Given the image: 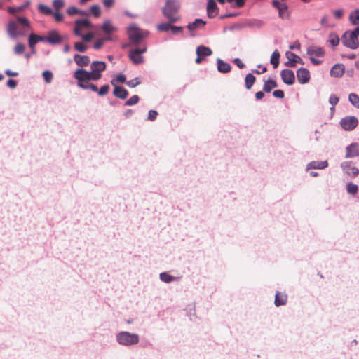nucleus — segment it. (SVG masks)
Here are the masks:
<instances>
[{
	"instance_id": "obj_1",
	"label": "nucleus",
	"mask_w": 359,
	"mask_h": 359,
	"mask_svg": "<svg viewBox=\"0 0 359 359\" xmlns=\"http://www.w3.org/2000/svg\"><path fill=\"white\" fill-rule=\"evenodd\" d=\"M31 30L29 20L25 17H18L11 20L7 27V32L12 38L25 36Z\"/></svg>"
},
{
	"instance_id": "obj_2",
	"label": "nucleus",
	"mask_w": 359,
	"mask_h": 359,
	"mask_svg": "<svg viewBox=\"0 0 359 359\" xmlns=\"http://www.w3.org/2000/svg\"><path fill=\"white\" fill-rule=\"evenodd\" d=\"M180 9V4L175 0H165V6L162 8V13L165 18L170 23H175L181 19L179 13Z\"/></svg>"
},
{
	"instance_id": "obj_3",
	"label": "nucleus",
	"mask_w": 359,
	"mask_h": 359,
	"mask_svg": "<svg viewBox=\"0 0 359 359\" xmlns=\"http://www.w3.org/2000/svg\"><path fill=\"white\" fill-rule=\"evenodd\" d=\"M359 26L355 27L353 31L346 32L342 37V43L353 50L357 49L359 47Z\"/></svg>"
},
{
	"instance_id": "obj_4",
	"label": "nucleus",
	"mask_w": 359,
	"mask_h": 359,
	"mask_svg": "<svg viewBox=\"0 0 359 359\" xmlns=\"http://www.w3.org/2000/svg\"><path fill=\"white\" fill-rule=\"evenodd\" d=\"M74 77L77 80L78 86L88 90V86L91 83L90 81L93 80L89 72L83 69H78L74 72Z\"/></svg>"
},
{
	"instance_id": "obj_5",
	"label": "nucleus",
	"mask_w": 359,
	"mask_h": 359,
	"mask_svg": "<svg viewBox=\"0 0 359 359\" xmlns=\"http://www.w3.org/2000/svg\"><path fill=\"white\" fill-rule=\"evenodd\" d=\"M116 339L119 344L126 346L137 344L139 342L138 335L128 332H120L117 334Z\"/></svg>"
},
{
	"instance_id": "obj_6",
	"label": "nucleus",
	"mask_w": 359,
	"mask_h": 359,
	"mask_svg": "<svg viewBox=\"0 0 359 359\" xmlns=\"http://www.w3.org/2000/svg\"><path fill=\"white\" fill-rule=\"evenodd\" d=\"M90 67L91 72H89V74L93 81H97L102 77V72L106 69V63L103 61H93Z\"/></svg>"
},
{
	"instance_id": "obj_7",
	"label": "nucleus",
	"mask_w": 359,
	"mask_h": 359,
	"mask_svg": "<svg viewBox=\"0 0 359 359\" xmlns=\"http://www.w3.org/2000/svg\"><path fill=\"white\" fill-rule=\"evenodd\" d=\"M128 33L130 41L134 43H138L144 36L143 32L135 25L129 27Z\"/></svg>"
},
{
	"instance_id": "obj_8",
	"label": "nucleus",
	"mask_w": 359,
	"mask_h": 359,
	"mask_svg": "<svg viewBox=\"0 0 359 359\" xmlns=\"http://www.w3.org/2000/svg\"><path fill=\"white\" fill-rule=\"evenodd\" d=\"M341 126L345 130H353L358 124V121L355 116H346L340 121Z\"/></svg>"
},
{
	"instance_id": "obj_9",
	"label": "nucleus",
	"mask_w": 359,
	"mask_h": 359,
	"mask_svg": "<svg viewBox=\"0 0 359 359\" xmlns=\"http://www.w3.org/2000/svg\"><path fill=\"white\" fill-rule=\"evenodd\" d=\"M341 168L345 173L352 177H356L359 174V170L351 161L343 162L341 164Z\"/></svg>"
},
{
	"instance_id": "obj_10",
	"label": "nucleus",
	"mask_w": 359,
	"mask_h": 359,
	"mask_svg": "<svg viewBox=\"0 0 359 359\" xmlns=\"http://www.w3.org/2000/svg\"><path fill=\"white\" fill-rule=\"evenodd\" d=\"M63 40L62 36L57 30H51L45 36V41L50 44L55 45L60 43Z\"/></svg>"
},
{
	"instance_id": "obj_11",
	"label": "nucleus",
	"mask_w": 359,
	"mask_h": 359,
	"mask_svg": "<svg viewBox=\"0 0 359 359\" xmlns=\"http://www.w3.org/2000/svg\"><path fill=\"white\" fill-rule=\"evenodd\" d=\"M146 51V48H136L130 53V58L135 64H140L143 62L142 54Z\"/></svg>"
},
{
	"instance_id": "obj_12",
	"label": "nucleus",
	"mask_w": 359,
	"mask_h": 359,
	"mask_svg": "<svg viewBox=\"0 0 359 359\" xmlns=\"http://www.w3.org/2000/svg\"><path fill=\"white\" fill-rule=\"evenodd\" d=\"M286 57L288 61L285 62V65L287 67H294L297 63L303 64L302 58L292 52H287Z\"/></svg>"
},
{
	"instance_id": "obj_13",
	"label": "nucleus",
	"mask_w": 359,
	"mask_h": 359,
	"mask_svg": "<svg viewBox=\"0 0 359 359\" xmlns=\"http://www.w3.org/2000/svg\"><path fill=\"white\" fill-rule=\"evenodd\" d=\"M283 81L287 84L292 85L294 83L295 76L294 72L290 69H283L280 73Z\"/></svg>"
},
{
	"instance_id": "obj_14",
	"label": "nucleus",
	"mask_w": 359,
	"mask_h": 359,
	"mask_svg": "<svg viewBox=\"0 0 359 359\" xmlns=\"http://www.w3.org/2000/svg\"><path fill=\"white\" fill-rule=\"evenodd\" d=\"M359 156V144L358 143H352L346 147V158H355Z\"/></svg>"
},
{
	"instance_id": "obj_15",
	"label": "nucleus",
	"mask_w": 359,
	"mask_h": 359,
	"mask_svg": "<svg viewBox=\"0 0 359 359\" xmlns=\"http://www.w3.org/2000/svg\"><path fill=\"white\" fill-rule=\"evenodd\" d=\"M218 7L215 0H208L207 15L210 18H215L218 14Z\"/></svg>"
},
{
	"instance_id": "obj_16",
	"label": "nucleus",
	"mask_w": 359,
	"mask_h": 359,
	"mask_svg": "<svg viewBox=\"0 0 359 359\" xmlns=\"http://www.w3.org/2000/svg\"><path fill=\"white\" fill-rule=\"evenodd\" d=\"M297 80L300 83H306L310 79V73L305 68H300L297 72Z\"/></svg>"
},
{
	"instance_id": "obj_17",
	"label": "nucleus",
	"mask_w": 359,
	"mask_h": 359,
	"mask_svg": "<svg viewBox=\"0 0 359 359\" xmlns=\"http://www.w3.org/2000/svg\"><path fill=\"white\" fill-rule=\"evenodd\" d=\"M91 26L90 22L87 19L78 20L76 21V26L74 28V34L77 36L81 35V30L82 28H88Z\"/></svg>"
},
{
	"instance_id": "obj_18",
	"label": "nucleus",
	"mask_w": 359,
	"mask_h": 359,
	"mask_svg": "<svg viewBox=\"0 0 359 359\" xmlns=\"http://www.w3.org/2000/svg\"><path fill=\"white\" fill-rule=\"evenodd\" d=\"M344 72L345 67L344 65L336 64L332 67L330 70V75L333 77L339 78L344 75Z\"/></svg>"
},
{
	"instance_id": "obj_19",
	"label": "nucleus",
	"mask_w": 359,
	"mask_h": 359,
	"mask_svg": "<svg viewBox=\"0 0 359 359\" xmlns=\"http://www.w3.org/2000/svg\"><path fill=\"white\" fill-rule=\"evenodd\" d=\"M39 41H45V36H39L34 33H31L29 36V46L34 50L36 44Z\"/></svg>"
},
{
	"instance_id": "obj_20",
	"label": "nucleus",
	"mask_w": 359,
	"mask_h": 359,
	"mask_svg": "<svg viewBox=\"0 0 359 359\" xmlns=\"http://www.w3.org/2000/svg\"><path fill=\"white\" fill-rule=\"evenodd\" d=\"M287 295L285 293L277 292L275 295L274 304L276 306H283L287 303Z\"/></svg>"
},
{
	"instance_id": "obj_21",
	"label": "nucleus",
	"mask_w": 359,
	"mask_h": 359,
	"mask_svg": "<svg viewBox=\"0 0 359 359\" xmlns=\"http://www.w3.org/2000/svg\"><path fill=\"white\" fill-rule=\"evenodd\" d=\"M74 60L76 64L80 67L88 66L90 63V58L87 55H75Z\"/></svg>"
},
{
	"instance_id": "obj_22",
	"label": "nucleus",
	"mask_w": 359,
	"mask_h": 359,
	"mask_svg": "<svg viewBox=\"0 0 359 359\" xmlns=\"http://www.w3.org/2000/svg\"><path fill=\"white\" fill-rule=\"evenodd\" d=\"M206 22L203 20L202 19L197 18L194 20V22L189 23L187 25V29L191 32H194V30L200 28L204 27Z\"/></svg>"
},
{
	"instance_id": "obj_23",
	"label": "nucleus",
	"mask_w": 359,
	"mask_h": 359,
	"mask_svg": "<svg viewBox=\"0 0 359 359\" xmlns=\"http://www.w3.org/2000/svg\"><path fill=\"white\" fill-rule=\"evenodd\" d=\"M102 29L103 32L107 35L113 34L117 31V28L114 27L109 20L104 22Z\"/></svg>"
},
{
	"instance_id": "obj_24",
	"label": "nucleus",
	"mask_w": 359,
	"mask_h": 359,
	"mask_svg": "<svg viewBox=\"0 0 359 359\" xmlns=\"http://www.w3.org/2000/svg\"><path fill=\"white\" fill-rule=\"evenodd\" d=\"M196 54L205 59V57L211 55L212 51L210 48L201 45L196 48Z\"/></svg>"
},
{
	"instance_id": "obj_25",
	"label": "nucleus",
	"mask_w": 359,
	"mask_h": 359,
	"mask_svg": "<svg viewBox=\"0 0 359 359\" xmlns=\"http://www.w3.org/2000/svg\"><path fill=\"white\" fill-rule=\"evenodd\" d=\"M114 95L118 98L124 100L127 97L128 92L123 87L115 86L114 90Z\"/></svg>"
},
{
	"instance_id": "obj_26",
	"label": "nucleus",
	"mask_w": 359,
	"mask_h": 359,
	"mask_svg": "<svg viewBox=\"0 0 359 359\" xmlns=\"http://www.w3.org/2000/svg\"><path fill=\"white\" fill-rule=\"evenodd\" d=\"M307 54L310 57H323L325 51L322 48H309L307 50Z\"/></svg>"
},
{
	"instance_id": "obj_27",
	"label": "nucleus",
	"mask_w": 359,
	"mask_h": 359,
	"mask_svg": "<svg viewBox=\"0 0 359 359\" xmlns=\"http://www.w3.org/2000/svg\"><path fill=\"white\" fill-rule=\"evenodd\" d=\"M217 69L222 73H227L231 70V65L221 59H217Z\"/></svg>"
},
{
	"instance_id": "obj_28",
	"label": "nucleus",
	"mask_w": 359,
	"mask_h": 359,
	"mask_svg": "<svg viewBox=\"0 0 359 359\" xmlns=\"http://www.w3.org/2000/svg\"><path fill=\"white\" fill-rule=\"evenodd\" d=\"M328 166V162L327 161H312L308 165L309 168L311 169H323Z\"/></svg>"
},
{
	"instance_id": "obj_29",
	"label": "nucleus",
	"mask_w": 359,
	"mask_h": 359,
	"mask_svg": "<svg viewBox=\"0 0 359 359\" xmlns=\"http://www.w3.org/2000/svg\"><path fill=\"white\" fill-rule=\"evenodd\" d=\"M278 16L281 19H288L290 17V12L288 11V7L286 4H283V5L280 6L278 8Z\"/></svg>"
},
{
	"instance_id": "obj_30",
	"label": "nucleus",
	"mask_w": 359,
	"mask_h": 359,
	"mask_svg": "<svg viewBox=\"0 0 359 359\" xmlns=\"http://www.w3.org/2000/svg\"><path fill=\"white\" fill-rule=\"evenodd\" d=\"M278 86L277 83L273 79H268L264 82L263 90L266 93H270L271 90Z\"/></svg>"
},
{
	"instance_id": "obj_31",
	"label": "nucleus",
	"mask_w": 359,
	"mask_h": 359,
	"mask_svg": "<svg viewBox=\"0 0 359 359\" xmlns=\"http://www.w3.org/2000/svg\"><path fill=\"white\" fill-rule=\"evenodd\" d=\"M255 81H256L255 76H254L250 73L248 74L245 79V88L248 90H250L252 88V86H253V84L255 83Z\"/></svg>"
},
{
	"instance_id": "obj_32",
	"label": "nucleus",
	"mask_w": 359,
	"mask_h": 359,
	"mask_svg": "<svg viewBox=\"0 0 359 359\" xmlns=\"http://www.w3.org/2000/svg\"><path fill=\"white\" fill-rule=\"evenodd\" d=\"M280 56V55L277 50H276L272 53L270 62H271V64L273 65V68L278 67V66L279 65Z\"/></svg>"
},
{
	"instance_id": "obj_33",
	"label": "nucleus",
	"mask_w": 359,
	"mask_h": 359,
	"mask_svg": "<svg viewBox=\"0 0 359 359\" xmlns=\"http://www.w3.org/2000/svg\"><path fill=\"white\" fill-rule=\"evenodd\" d=\"M349 20L354 25L359 24V9H355L350 14Z\"/></svg>"
},
{
	"instance_id": "obj_34",
	"label": "nucleus",
	"mask_w": 359,
	"mask_h": 359,
	"mask_svg": "<svg viewBox=\"0 0 359 359\" xmlns=\"http://www.w3.org/2000/svg\"><path fill=\"white\" fill-rule=\"evenodd\" d=\"M348 100L355 107L359 109V96L357 94H349Z\"/></svg>"
},
{
	"instance_id": "obj_35",
	"label": "nucleus",
	"mask_w": 359,
	"mask_h": 359,
	"mask_svg": "<svg viewBox=\"0 0 359 359\" xmlns=\"http://www.w3.org/2000/svg\"><path fill=\"white\" fill-rule=\"evenodd\" d=\"M346 190L348 194L354 195L357 194L358 187L356 184L352 182H349L346 185Z\"/></svg>"
},
{
	"instance_id": "obj_36",
	"label": "nucleus",
	"mask_w": 359,
	"mask_h": 359,
	"mask_svg": "<svg viewBox=\"0 0 359 359\" xmlns=\"http://www.w3.org/2000/svg\"><path fill=\"white\" fill-rule=\"evenodd\" d=\"M39 11L43 13V14H46V15H51L53 14V11L52 9L48 7V6L46 5H44V4H39Z\"/></svg>"
},
{
	"instance_id": "obj_37",
	"label": "nucleus",
	"mask_w": 359,
	"mask_h": 359,
	"mask_svg": "<svg viewBox=\"0 0 359 359\" xmlns=\"http://www.w3.org/2000/svg\"><path fill=\"white\" fill-rule=\"evenodd\" d=\"M29 4V2H27L26 4L25 5H22L21 6H19L18 8H14V7H8V11L11 13V14H14L17 12H20V11H22L24 9H25V8Z\"/></svg>"
},
{
	"instance_id": "obj_38",
	"label": "nucleus",
	"mask_w": 359,
	"mask_h": 359,
	"mask_svg": "<svg viewBox=\"0 0 359 359\" xmlns=\"http://www.w3.org/2000/svg\"><path fill=\"white\" fill-rule=\"evenodd\" d=\"M171 24L169 21L168 22L159 24L157 26L158 30L161 32H168L170 29Z\"/></svg>"
},
{
	"instance_id": "obj_39",
	"label": "nucleus",
	"mask_w": 359,
	"mask_h": 359,
	"mask_svg": "<svg viewBox=\"0 0 359 359\" xmlns=\"http://www.w3.org/2000/svg\"><path fill=\"white\" fill-rule=\"evenodd\" d=\"M25 46L22 43H17L14 47V53L17 55H20L24 53Z\"/></svg>"
},
{
	"instance_id": "obj_40",
	"label": "nucleus",
	"mask_w": 359,
	"mask_h": 359,
	"mask_svg": "<svg viewBox=\"0 0 359 359\" xmlns=\"http://www.w3.org/2000/svg\"><path fill=\"white\" fill-rule=\"evenodd\" d=\"M74 48L80 53H84L87 50V46L82 42H76L74 43Z\"/></svg>"
},
{
	"instance_id": "obj_41",
	"label": "nucleus",
	"mask_w": 359,
	"mask_h": 359,
	"mask_svg": "<svg viewBox=\"0 0 359 359\" xmlns=\"http://www.w3.org/2000/svg\"><path fill=\"white\" fill-rule=\"evenodd\" d=\"M160 278L162 281L165 282V283H170L171 282L174 278L172 276H171L170 275H169L168 273H161L160 274Z\"/></svg>"
},
{
	"instance_id": "obj_42",
	"label": "nucleus",
	"mask_w": 359,
	"mask_h": 359,
	"mask_svg": "<svg viewBox=\"0 0 359 359\" xmlns=\"http://www.w3.org/2000/svg\"><path fill=\"white\" fill-rule=\"evenodd\" d=\"M43 77L45 81L48 83H50L53 79V74L49 70H46L43 72Z\"/></svg>"
},
{
	"instance_id": "obj_43",
	"label": "nucleus",
	"mask_w": 359,
	"mask_h": 359,
	"mask_svg": "<svg viewBox=\"0 0 359 359\" xmlns=\"http://www.w3.org/2000/svg\"><path fill=\"white\" fill-rule=\"evenodd\" d=\"M65 5L64 0H54L53 2V8L55 11H58Z\"/></svg>"
},
{
	"instance_id": "obj_44",
	"label": "nucleus",
	"mask_w": 359,
	"mask_h": 359,
	"mask_svg": "<svg viewBox=\"0 0 359 359\" xmlns=\"http://www.w3.org/2000/svg\"><path fill=\"white\" fill-rule=\"evenodd\" d=\"M90 11L92 14L96 18L99 17L101 14L100 8L97 5L92 6L90 7Z\"/></svg>"
},
{
	"instance_id": "obj_45",
	"label": "nucleus",
	"mask_w": 359,
	"mask_h": 359,
	"mask_svg": "<svg viewBox=\"0 0 359 359\" xmlns=\"http://www.w3.org/2000/svg\"><path fill=\"white\" fill-rule=\"evenodd\" d=\"M109 88H110V87L109 85H107V84L104 85L97 91V93L100 96H104L109 93Z\"/></svg>"
},
{
	"instance_id": "obj_46",
	"label": "nucleus",
	"mask_w": 359,
	"mask_h": 359,
	"mask_svg": "<svg viewBox=\"0 0 359 359\" xmlns=\"http://www.w3.org/2000/svg\"><path fill=\"white\" fill-rule=\"evenodd\" d=\"M139 102V97L138 95H133L132 96L129 100H128L125 104L128 106H131L137 104Z\"/></svg>"
},
{
	"instance_id": "obj_47",
	"label": "nucleus",
	"mask_w": 359,
	"mask_h": 359,
	"mask_svg": "<svg viewBox=\"0 0 359 359\" xmlns=\"http://www.w3.org/2000/svg\"><path fill=\"white\" fill-rule=\"evenodd\" d=\"M329 102L332 105L331 109H334V106L339 102V97L335 95H331L329 98Z\"/></svg>"
},
{
	"instance_id": "obj_48",
	"label": "nucleus",
	"mask_w": 359,
	"mask_h": 359,
	"mask_svg": "<svg viewBox=\"0 0 359 359\" xmlns=\"http://www.w3.org/2000/svg\"><path fill=\"white\" fill-rule=\"evenodd\" d=\"M67 12L69 15H72L78 13H82L81 11H79L75 6H70L67 8Z\"/></svg>"
},
{
	"instance_id": "obj_49",
	"label": "nucleus",
	"mask_w": 359,
	"mask_h": 359,
	"mask_svg": "<svg viewBox=\"0 0 359 359\" xmlns=\"http://www.w3.org/2000/svg\"><path fill=\"white\" fill-rule=\"evenodd\" d=\"M140 83V82L139 79L137 78H135L134 79L127 81L126 84L128 86H129L130 88H134V87L137 86V85H139Z\"/></svg>"
},
{
	"instance_id": "obj_50",
	"label": "nucleus",
	"mask_w": 359,
	"mask_h": 359,
	"mask_svg": "<svg viewBox=\"0 0 359 359\" xmlns=\"http://www.w3.org/2000/svg\"><path fill=\"white\" fill-rule=\"evenodd\" d=\"M170 30L172 34H177L183 32V27L171 25Z\"/></svg>"
},
{
	"instance_id": "obj_51",
	"label": "nucleus",
	"mask_w": 359,
	"mask_h": 359,
	"mask_svg": "<svg viewBox=\"0 0 359 359\" xmlns=\"http://www.w3.org/2000/svg\"><path fill=\"white\" fill-rule=\"evenodd\" d=\"M158 112L155 110H150L148 114V119L153 121L156 118Z\"/></svg>"
},
{
	"instance_id": "obj_52",
	"label": "nucleus",
	"mask_w": 359,
	"mask_h": 359,
	"mask_svg": "<svg viewBox=\"0 0 359 359\" xmlns=\"http://www.w3.org/2000/svg\"><path fill=\"white\" fill-rule=\"evenodd\" d=\"M81 37H82V39L85 41V42H89L93 38V34L91 33V32H89L85 35H80Z\"/></svg>"
},
{
	"instance_id": "obj_53",
	"label": "nucleus",
	"mask_w": 359,
	"mask_h": 359,
	"mask_svg": "<svg viewBox=\"0 0 359 359\" xmlns=\"http://www.w3.org/2000/svg\"><path fill=\"white\" fill-rule=\"evenodd\" d=\"M333 14L336 18L341 19L344 15V10L343 9L334 10L333 11Z\"/></svg>"
},
{
	"instance_id": "obj_54",
	"label": "nucleus",
	"mask_w": 359,
	"mask_h": 359,
	"mask_svg": "<svg viewBox=\"0 0 359 359\" xmlns=\"http://www.w3.org/2000/svg\"><path fill=\"white\" fill-rule=\"evenodd\" d=\"M329 41L333 46H337L339 43V39L337 36H334L333 37L330 36Z\"/></svg>"
},
{
	"instance_id": "obj_55",
	"label": "nucleus",
	"mask_w": 359,
	"mask_h": 359,
	"mask_svg": "<svg viewBox=\"0 0 359 359\" xmlns=\"http://www.w3.org/2000/svg\"><path fill=\"white\" fill-rule=\"evenodd\" d=\"M273 95L278 98H283L285 94L282 90H276L273 92Z\"/></svg>"
},
{
	"instance_id": "obj_56",
	"label": "nucleus",
	"mask_w": 359,
	"mask_h": 359,
	"mask_svg": "<svg viewBox=\"0 0 359 359\" xmlns=\"http://www.w3.org/2000/svg\"><path fill=\"white\" fill-rule=\"evenodd\" d=\"M104 44V39H100L94 43V48L95 49H100Z\"/></svg>"
},
{
	"instance_id": "obj_57",
	"label": "nucleus",
	"mask_w": 359,
	"mask_h": 359,
	"mask_svg": "<svg viewBox=\"0 0 359 359\" xmlns=\"http://www.w3.org/2000/svg\"><path fill=\"white\" fill-rule=\"evenodd\" d=\"M320 24L323 27H329L330 26V25L328 23V17H327V15H324L322 18V19L320 20Z\"/></svg>"
},
{
	"instance_id": "obj_58",
	"label": "nucleus",
	"mask_w": 359,
	"mask_h": 359,
	"mask_svg": "<svg viewBox=\"0 0 359 359\" xmlns=\"http://www.w3.org/2000/svg\"><path fill=\"white\" fill-rule=\"evenodd\" d=\"M54 18L57 22H60L63 19V15L59 12V11H55V13H54Z\"/></svg>"
},
{
	"instance_id": "obj_59",
	"label": "nucleus",
	"mask_w": 359,
	"mask_h": 359,
	"mask_svg": "<svg viewBox=\"0 0 359 359\" xmlns=\"http://www.w3.org/2000/svg\"><path fill=\"white\" fill-rule=\"evenodd\" d=\"M7 86L10 88H15L16 87V86H17V81L15 80H13V79H9L7 81Z\"/></svg>"
},
{
	"instance_id": "obj_60",
	"label": "nucleus",
	"mask_w": 359,
	"mask_h": 359,
	"mask_svg": "<svg viewBox=\"0 0 359 359\" xmlns=\"http://www.w3.org/2000/svg\"><path fill=\"white\" fill-rule=\"evenodd\" d=\"M233 62L238 66V68L243 69L245 67V65L241 62V60L238 58H236L233 60Z\"/></svg>"
},
{
	"instance_id": "obj_61",
	"label": "nucleus",
	"mask_w": 359,
	"mask_h": 359,
	"mask_svg": "<svg viewBox=\"0 0 359 359\" xmlns=\"http://www.w3.org/2000/svg\"><path fill=\"white\" fill-rule=\"evenodd\" d=\"M114 3V0H103V4L105 7L109 8L111 7Z\"/></svg>"
},
{
	"instance_id": "obj_62",
	"label": "nucleus",
	"mask_w": 359,
	"mask_h": 359,
	"mask_svg": "<svg viewBox=\"0 0 359 359\" xmlns=\"http://www.w3.org/2000/svg\"><path fill=\"white\" fill-rule=\"evenodd\" d=\"M5 74L7 75V76H17L18 75V73L16 72H12L11 70L10 69H7L5 71Z\"/></svg>"
},
{
	"instance_id": "obj_63",
	"label": "nucleus",
	"mask_w": 359,
	"mask_h": 359,
	"mask_svg": "<svg viewBox=\"0 0 359 359\" xmlns=\"http://www.w3.org/2000/svg\"><path fill=\"white\" fill-rule=\"evenodd\" d=\"M284 3H280V1H278V0H273L272 1V5L273 7H275L276 8L278 9V8L280 7V6L283 5Z\"/></svg>"
},
{
	"instance_id": "obj_64",
	"label": "nucleus",
	"mask_w": 359,
	"mask_h": 359,
	"mask_svg": "<svg viewBox=\"0 0 359 359\" xmlns=\"http://www.w3.org/2000/svg\"><path fill=\"white\" fill-rule=\"evenodd\" d=\"M116 81L119 83H123L126 81V76L123 74H119L116 77Z\"/></svg>"
}]
</instances>
